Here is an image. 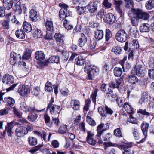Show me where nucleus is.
Returning <instances> with one entry per match:
<instances>
[{
	"label": "nucleus",
	"mask_w": 154,
	"mask_h": 154,
	"mask_svg": "<svg viewBox=\"0 0 154 154\" xmlns=\"http://www.w3.org/2000/svg\"><path fill=\"white\" fill-rule=\"evenodd\" d=\"M86 119L88 123L91 125L94 126L96 125L95 121L89 116H87Z\"/></svg>",
	"instance_id": "obj_49"
},
{
	"label": "nucleus",
	"mask_w": 154,
	"mask_h": 154,
	"mask_svg": "<svg viewBox=\"0 0 154 154\" xmlns=\"http://www.w3.org/2000/svg\"><path fill=\"white\" fill-rule=\"evenodd\" d=\"M23 27L24 30L26 32H30L32 29V27L31 24L26 21L24 22L23 24Z\"/></svg>",
	"instance_id": "obj_33"
},
{
	"label": "nucleus",
	"mask_w": 154,
	"mask_h": 154,
	"mask_svg": "<svg viewBox=\"0 0 154 154\" xmlns=\"http://www.w3.org/2000/svg\"><path fill=\"white\" fill-rule=\"evenodd\" d=\"M84 71L86 72L88 79L91 80L97 75L99 72V68L96 66L86 63L84 67Z\"/></svg>",
	"instance_id": "obj_1"
},
{
	"label": "nucleus",
	"mask_w": 154,
	"mask_h": 154,
	"mask_svg": "<svg viewBox=\"0 0 154 154\" xmlns=\"http://www.w3.org/2000/svg\"><path fill=\"white\" fill-rule=\"evenodd\" d=\"M89 46L91 49H93L96 48L98 46L97 45V43L96 41L93 40L91 41L89 45Z\"/></svg>",
	"instance_id": "obj_56"
},
{
	"label": "nucleus",
	"mask_w": 154,
	"mask_h": 154,
	"mask_svg": "<svg viewBox=\"0 0 154 154\" xmlns=\"http://www.w3.org/2000/svg\"><path fill=\"white\" fill-rule=\"evenodd\" d=\"M60 58L58 56H53L51 57L47 61L43 62H40V64L42 66H47L48 65V63H59Z\"/></svg>",
	"instance_id": "obj_7"
},
{
	"label": "nucleus",
	"mask_w": 154,
	"mask_h": 154,
	"mask_svg": "<svg viewBox=\"0 0 154 154\" xmlns=\"http://www.w3.org/2000/svg\"><path fill=\"white\" fill-rule=\"evenodd\" d=\"M62 10H60L59 12V16L60 19V20H63L64 18H66V17L69 16L68 15H66V14L63 13V11Z\"/></svg>",
	"instance_id": "obj_62"
},
{
	"label": "nucleus",
	"mask_w": 154,
	"mask_h": 154,
	"mask_svg": "<svg viewBox=\"0 0 154 154\" xmlns=\"http://www.w3.org/2000/svg\"><path fill=\"white\" fill-rule=\"evenodd\" d=\"M149 25L147 23H143L140 27V31L141 32H149L150 30Z\"/></svg>",
	"instance_id": "obj_25"
},
{
	"label": "nucleus",
	"mask_w": 154,
	"mask_h": 154,
	"mask_svg": "<svg viewBox=\"0 0 154 154\" xmlns=\"http://www.w3.org/2000/svg\"><path fill=\"white\" fill-rule=\"evenodd\" d=\"M87 8L90 13H94L97 10V5L95 2H91L87 5Z\"/></svg>",
	"instance_id": "obj_12"
},
{
	"label": "nucleus",
	"mask_w": 154,
	"mask_h": 154,
	"mask_svg": "<svg viewBox=\"0 0 154 154\" xmlns=\"http://www.w3.org/2000/svg\"><path fill=\"white\" fill-rule=\"evenodd\" d=\"M91 103L90 99H88L85 101V105L83 108V109L85 111H88L89 109V105Z\"/></svg>",
	"instance_id": "obj_55"
},
{
	"label": "nucleus",
	"mask_w": 154,
	"mask_h": 154,
	"mask_svg": "<svg viewBox=\"0 0 154 154\" xmlns=\"http://www.w3.org/2000/svg\"><path fill=\"white\" fill-rule=\"evenodd\" d=\"M63 24L64 27L68 30L73 28V26L70 24L69 21L67 19H65L63 21Z\"/></svg>",
	"instance_id": "obj_43"
},
{
	"label": "nucleus",
	"mask_w": 154,
	"mask_h": 154,
	"mask_svg": "<svg viewBox=\"0 0 154 154\" xmlns=\"http://www.w3.org/2000/svg\"><path fill=\"white\" fill-rule=\"evenodd\" d=\"M106 106L105 108L102 106L98 108V112L102 116L106 117H107V114L106 112Z\"/></svg>",
	"instance_id": "obj_45"
},
{
	"label": "nucleus",
	"mask_w": 154,
	"mask_h": 154,
	"mask_svg": "<svg viewBox=\"0 0 154 154\" xmlns=\"http://www.w3.org/2000/svg\"><path fill=\"white\" fill-rule=\"evenodd\" d=\"M123 2L121 0H115L114 1L113 4L116 8H119L122 4Z\"/></svg>",
	"instance_id": "obj_59"
},
{
	"label": "nucleus",
	"mask_w": 154,
	"mask_h": 154,
	"mask_svg": "<svg viewBox=\"0 0 154 154\" xmlns=\"http://www.w3.org/2000/svg\"><path fill=\"white\" fill-rule=\"evenodd\" d=\"M3 2L5 8L9 10L12 7L14 1L13 0H3Z\"/></svg>",
	"instance_id": "obj_21"
},
{
	"label": "nucleus",
	"mask_w": 154,
	"mask_h": 154,
	"mask_svg": "<svg viewBox=\"0 0 154 154\" xmlns=\"http://www.w3.org/2000/svg\"><path fill=\"white\" fill-rule=\"evenodd\" d=\"M128 121L130 123L134 124H137L138 121L136 118L132 116L131 114H130L129 117L128 119Z\"/></svg>",
	"instance_id": "obj_47"
},
{
	"label": "nucleus",
	"mask_w": 154,
	"mask_h": 154,
	"mask_svg": "<svg viewBox=\"0 0 154 154\" xmlns=\"http://www.w3.org/2000/svg\"><path fill=\"white\" fill-rule=\"evenodd\" d=\"M29 144L31 146H34L37 143V139L33 137H30L28 138Z\"/></svg>",
	"instance_id": "obj_37"
},
{
	"label": "nucleus",
	"mask_w": 154,
	"mask_h": 154,
	"mask_svg": "<svg viewBox=\"0 0 154 154\" xmlns=\"http://www.w3.org/2000/svg\"><path fill=\"white\" fill-rule=\"evenodd\" d=\"M10 58L9 59V61L11 64L12 65L17 64L19 65L21 63V58L20 54L14 52H11L10 54Z\"/></svg>",
	"instance_id": "obj_3"
},
{
	"label": "nucleus",
	"mask_w": 154,
	"mask_h": 154,
	"mask_svg": "<svg viewBox=\"0 0 154 154\" xmlns=\"http://www.w3.org/2000/svg\"><path fill=\"white\" fill-rule=\"evenodd\" d=\"M18 92L21 96H26L30 92L29 87L27 85H21L18 88Z\"/></svg>",
	"instance_id": "obj_6"
},
{
	"label": "nucleus",
	"mask_w": 154,
	"mask_h": 154,
	"mask_svg": "<svg viewBox=\"0 0 154 154\" xmlns=\"http://www.w3.org/2000/svg\"><path fill=\"white\" fill-rule=\"evenodd\" d=\"M41 91L39 87L37 86L35 88L32 92V94L36 96H38L39 94Z\"/></svg>",
	"instance_id": "obj_48"
},
{
	"label": "nucleus",
	"mask_w": 154,
	"mask_h": 154,
	"mask_svg": "<svg viewBox=\"0 0 154 154\" xmlns=\"http://www.w3.org/2000/svg\"><path fill=\"white\" fill-rule=\"evenodd\" d=\"M103 5L106 8H110L111 7L112 4L109 2L108 0H104Z\"/></svg>",
	"instance_id": "obj_54"
},
{
	"label": "nucleus",
	"mask_w": 154,
	"mask_h": 154,
	"mask_svg": "<svg viewBox=\"0 0 154 154\" xmlns=\"http://www.w3.org/2000/svg\"><path fill=\"white\" fill-rule=\"evenodd\" d=\"M56 41L60 43H63L64 40V37L63 35L59 33H56L54 36Z\"/></svg>",
	"instance_id": "obj_39"
},
{
	"label": "nucleus",
	"mask_w": 154,
	"mask_h": 154,
	"mask_svg": "<svg viewBox=\"0 0 154 154\" xmlns=\"http://www.w3.org/2000/svg\"><path fill=\"white\" fill-rule=\"evenodd\" d=\"M32 51L29 48L26 49L24 54L23 57V59L24 60H27L31 57Z\"/></svg>",
	"instance_id": "obj_31"
},
{
	"label": "nucleus",
	"mask_w": 154,
	"mask_h": 154,
	"mask_svg": "<svg viewBox=\"0 0 154 154\" xmlns=\"http://www.w3.org/2000/svg\"><path fill=\"white\" fill-rule=\"evenodd\" d=\"M9 20H4L2 23V26L5 29H9Z\"/></svg>",
	"instance_id": "obj_63"
},
{
	"label": "nucleus",
	"mask_w": 154,
	"mask_h": 154,
	"mask_svg": "<svg viewBox=\"0 0 154 154\" xmlns=\"http://www.w3.org/2000/svg\"><path fill=\"white\" fill-rule=\"evenodd\" d=\"M54 87L51 83L48 81H47L45 84V88L46 91L48 92H50L53 90Z\"/></svg>",
	"instance_id": "obj_41"
},
{
	"label": "nucleus",
	"mask_w": 154,
	"mask_h": 154,
	"mask_svg": "<svg viewBox=\"0 0 154 154\" xmlns=\"http://www.w3.org/2000/svg\"><path fill=\"white\" fill-rule=\"evenodd\" d=\"M125 7L128 8H131L133 7L134 2L132 0H125Z\"/></svg>",
	"instance_id": "obj_46"
},
{
	"label": "nucleus",
	"mask_w": 154,
	"mask_h": 154,
	"mask_svg": "<svg viewBox=\"0 0 154 154\" xmlns=\"http://www.w3.org/2000/svg\"><path fill=\"white\" fill-rule=\"evenodd\" d=\"M75 63L78 65L82 66L85 63V60L81 56H79L75 60Z\"/></svg>",
	"instance_id": "obj_35"
},
{
	"label": "nucleus",
	"mask_w": 154,
	"mask_h": 154,
	"mask_svg": "<svg viewBox=\"0 0 154 154\" xmlns=\"http://www.w3.org/2000/svg\"><path fill=\"white\" fill-rule=\"evenodd\" d=\"M15 7L16 9H14V11L16 15L20 14L22 12V10L25 12L27 8L24 4H22L20 5L16 4Z\"/></svg>",
	"instance_id": "obj_13"
},
{
	"label": "nucleus",
	"mask_w": 154,
	"mask_h": 154,
	"mask_svg": "<svg viewBox=\"0 0 154 154\" xmlns=\"http://www.w3.org/2000/svg\"><path fill=\"white\" fill-rule=\"evenodd\" d=\"M127 34L123 30H119L116 35V39L119 42H125L126 39Z\"/></svg>",
	"instance_id": "obj_5"
},
{
	"label": "nucleus",
	"mask_w": 154,
	"mask_h": 154,
	"mask_svg": "<svg viewBox=\"0 0 154 154\" xmlns=\"http://www.w3.org/2000/svg\"><path fill=\"white\" fill-rule=\"evenodd\" d=\"M122 80L121 78H119L116 80L115 82L112 83V85L113 88H118L120 85Z\"/></svg>",
	"instance_id": "obj_44"
},
{
	"label": "nucleus",
	"mask_w": 154,
	"mask_h": 154,
	"mask_svg": "<svg viewBox=\"0 0 154 154\" xmlns=\"http://www.w3.org/2000/svg\"><path fill=\"white\" fill-rule=\"evenodd\" d=\"M137 30L135 26L131 27L130 29L129 33L132 36L135 35L136 34Z\"/></svg>",
	"instance_id": "obj_60"
},
{
	"label": "nucleus",
	"mask_w": 154,
	"mask_h": 154,
	"mask_svg": "<svg viewBox=\"0 0 154 154\" xmlns=\"http://www.w3.org/2000/svg\"><path fill=\"white\" fill-rule=\"evenodd\" d=\"M112 36V35L110 30L109 29H106V40L108 41Z\"/></svg>",
	"instance_id": "obj_50"
},
{
	"label": "nucleus",
	"mask_w": 154,
	"mask_h": 154,
	"mask_svg": "<svg viewBox=\"0 0 154 154\" xmlns=\"http://www.w3.org/2000/svg\"><path fill=\"white\" fill-rule=\"evenodd\" d=\"M132 146L131 143H127L125 144L120 145L119 148L121 149L124 150V154H134L133 150L128 149L129 148L131 147Z\"/></svg>",
	"instance_id": "obj_8"
},
{
	"label": "nucleus",
	"mask_w": 154,
	"mask_h": 154,
	"mask_svg": "<svg viewBox=\"0 0 154 154\" xmlns=\"http://www.w3.org/2000/svg\"><path fill=\"white\" fill-rule=\"evenodd\" d=\"M13 128L6 126L5 127V129L3 131L2 135L4 137L6 134V132H7L8 135L9 137H11L13 133L12 131Z\"/></svg>",
	"instance_id": "obj_24"
},
{
	"label": "nucleus",
	"mask_w": 154,
	"mask_h": 154,
	"mask_svg": "<svg viewBox=\"0 0 154 154\" xmlns=\"http://www.w3.org/2000/svg\"><path fill=\"white\" fill-rule=\"evenodd\" d=\"M45 26L46 29L48 31H51L53 30V22L51 21H47L45 22Z\"/></svg>",
	"instance_id": "obj_40"
},
{
	"label": "nucleus",
	"mask_w": 154,
	"mask_h": 154,
	"mask_svg": "<svg viewBox=\"0 0 154 154\" xmlns=\"http://www.w3.org/2000/svg\"><path fill=\"white\" fill-rule=\"evenodd\" d=\"M114 133L115 135L117 137H122L121 131L119 128L115 129L114 131Z\"/></svg>",
	"instance_id": "obj_58"
},
{
	"label": "nucleus",
	"mask_w": 154,
	"mask_h": 154,
	"mask_svg": "<svg viewBox=\"0 0 154 154\" xmlns=\"http://www.w3.org/2000/svg\"><path fill=\"white\" fill-rule=\"evenodd\" d=\"M24 128H25V132L27 134L29 131H31L33 129V126L31 125L28 124L26 126V127L24 126Z\"/></svg>",
	"instance_id": "obj_57"
},
{
	"label": "nucleus",
	"mask_w": 154,
	"mask_h": 154,
	"mask_svg": "<svg viewBox=\"0 0 154 154\" xmlns=\"http://www.w3.org/2000/svg\"><path fill=\"white\" fill-rule=\"evenodd\" d=\"M20 109L26 112L32 111V110H34V107H30L26 106V104L24 102H22L20 104Z\"/></svg>",
	"instance_id": "obj_18"
},
{
	"label": "nucleus",
	"mask_w": 154,
	"mask_h": 154,
	"mask_svg": "<svg viewBox=\"0 0 154 154\" xmlns=\"http://www.w3.org/2000/svg\"><path fill=\"white\" fill-rule=\"evenodd\" d=\"M106 96L109 99L112 100H115L117 97L116 94L111 90L107 93Z\"/></svg>",
	"instance_id": "obj_42"
},
{
	"label": "nucleus",
	"mask_w": 154,
	"mask_h": 154,
	"mask_svg": "<svg viewBox=\"0 0 154 154\" xmlns=\"http://www.w3.org/2000/svg\"><path fill=\"white\" fill-rule=\"evenodd\" d=\"M10 110L9 107H6L0 110V115H5L8 114Z\"/></svg>",
	"instance_id": "obj_53"
},
{
	"label": "nucleus",
	"mask_w": 154,
	"mask_h": 154,
	"mask_svg": "<svg viewBox=\"0 0 154 154\" xmlns=\"http://www.w3.org/2000/svg\"><path fill=\"white\" fill-rule=\"evenodd\" d=\"M149 77L152 79H154V69H151L149 70Z\"/></svg>",
	"instance_id": "obj_64"
},
{
	"label": "nucleus",
	"mask_w": 154,
	"mask_h": 154,
	"mask_svg": "<svg viewBox=\"0 0 154 154\" xmlns=\"http://www.w3.org/2000/svg\"><path fill=\"white\" fill-rule=\"evenodd\" d=\"M134 18L137 20L140 19L147 20L149 18L150 15L147 13L143 11L140 9L133 8L131 9Z\"/></svg>",
	"instance_id": "obj_2"
},
{
	"label": "nucleus",
	"mask_w": 154,
	"mask_h": 154,
	"mask_svg": "<svg viewBox=\"0 0 154 154\" xmlns=\"http://www.w3.org/2000/svg\"><path fill=\"white\" fill-rule=\"evenodd\" d=\"M103 20L105 22L112 24L116 21V19L112 14L108 13L104 16Z\"/></svg>",
	"instance_id": "obj_11"
},
{
	"label": "nucleus",
	"mask_w": 154,
	"mask_h": 154,
	"mask_svg": "<svg viewBox=\"0 0 154 154\" xmlns=\"http://www.w3.org/2000/svg\"><path fill=\"white\" fill-rule=\"evenodd\" d=\"M112 51L116 55H119L122 52V48L119 47H115L112 48Z\"/></svg>",
	"instance_id": "obj_52"
},
{
	"label": "nucleus",
	"mask_w": 154,
	"mask_h": 154,
	"mask_svg": "<svg viewBox=\"0 0 154 154\" xmlns=\"http://www.w3.org/2000/svg\"><path fill=\"white\" fill-rule=\"evenodd\" d=\"M113 71L114 75L116 77H120L122 73V69L120 67H115Z\"/></svg>",
	"instance_id": "obj_38"
},
{
	"label": "nucleus",
	"mask_w": 154,
	"mask_h": 154,
	"mask_svg": "<svg viewBox=\"0 0 154 154\" xmlns=\"http://www.w3.org/2000/svg\"><path fill=\"white\" fill-rule=\"evenodd\" d=\"M16 37L20 39H24L25 37V33L22 29L17 30L15 32Z\"/></svg>",
	"instance_id": "obj_32"
},
{
	"label": "nucleus",
	"mask_w": 154,
	"mask_h": 154,
	"mask_svg": "<svg viewBox=\"0 0 154 154\" xmlns=\"http://www.w3.org/2000/svg\"><path fill=\"white\" fill-rule=\"evenodd\" d=\"M149 126V124L145 121H143L141 125V129L145 137H146L147 135Z\"/></svg>",
	"instance_id": "obj_20"
},
{
	"label": "nucleus",
	"mask_w": 154,
	"mask_h": 154,
	"mask_svg": "<svg viewBox=\"0 0 154 154\" xmlns=\"http://www.w3.org/2000/svg\"><path fill=\"white\" fill-rule=\"evenodd\" d=\"M87 136L86 138V141L89 144L94 145L96 144V141L94 140L93 137L94 134L91 131H88L87 132Z\"/></svg>",
	"instance_id": "obj_15"
},
{
	"label": "nucleus",
	"mask_w": 154,
	"mask_h": 154,
	"mask_svg": "<svg viewBox=\"0 0 154 154\" xmlns=\"http://www.w3.org/2000/svg\"><path fill=\"white\" fill-rule=\"evenodd\" d=\"M70 104H71L72 108L74 110H79L80 108V102L77 100H72Z\"/></svg>",
	"instance_id": "obj_23"
},
{
	"label": "nucleus",
	"mask_w": 154,
	"mask_h": 154,
	"mask_svg": "<svg viewBox=\"0 0 154 154\" xmlns=\"http://www.w3.org/2000/svg\"><path fill=\"white\" fill-rule=\"evenodd\" d=\"M77 9V11L79 15H81L85 13V8L83 7H80L78 6L76 7Z\"/></svg>",
	"instance_id": "obj_51"
},
{
	"label": "nucleus",
	"mask_w": 154,
	"mask_h": 154,
	"mask_svg": "<svg viewBox=\"0 0 154 154\" xmlns=\"http://www.w3.org/2000/svg\"><path fill=\"white\" fill-rule=\"evenodd\" d=\"M13 112L19 118H21L22 117V113L21 112L18 111L17 109L15 107L13 108Z\"/></svg>",
	"instance_id": "obj_61"
},
{
	"label": "nucleus",
	"mask_w": 154,
	"mask_h": 154,
	"mask_svg": "<svg viewBox=\"0 0 154 154\" xmlns=\"http://www.w3.org/2000/svg\"><path fill=\"white\" fill-rule=\"evenodd\" d=\"M3 102L7 105L11 107H12L15 103L14 99L10 97H7L4 98Z\"/></svg>",
	"instance_id": "obj_19"
},
{
	"label": "nucleus",
	"mask_w": 154,
	"mask_h": 154,
	"mask_svg": "<svg viewBox=\"0 0 154 154\" xmlns=\"http://www.w3.org/2000/svg\"><path fill=\"white\" fill-rule=\"evenodd\" d=\"M146 8L148 10H151L154 8V0H148L145 4Z\"/></svg>",
	"instance_id": "obj_26"
},
{
	"label": "nucleus",
	"mask_w": 154,
	"mask_h": 154,
	"mask_svg": "<svg viewBox=\"0 0 154 154\" xmlns=\"http://www.w3.org/2000/svg\"><path fill=\"white\" fill-rule=\"evenodd\" d=\"M25 129L23 126H20L17 127L15 130V135L19 137H24L26 134Z\"/></svg>",
	"instance_id": "obj_9"
},
{
	"label": "nucleus",
	"mask_w": 154,
	"mask_h": 154,
	"mask_svg": "<svg viewBox=\"0 0 154 154\" xmlns=\"http://www.w3.org/2000/svg\"><path fill=\"white\" fill-rule=\"evenodd\" d=\"M2 81L4 84L10 85L14 83V78L10 75H6L4 76Z\"/></svg>",
	"instance_id": "obj_17"
},
{
	"label": "nucleus",
	"mask_w": 154,
	"mask_h": 154,
	"mask_svg": "<svg viewBox=\"0 0 154 154\" xmlns=\"http://www.w3.org/2000/svg\"><path fill=\"white\" fill-rule=\"evenodd\" d=\"M123 107L125 110L127 112V113L130 114L133 113V108L128 103H125L123 106Z\"/></svg>",
	"instance_id": "obj_28"
},
{
	"label": "nucleus",
	"mask_w": 154,
	"mask_h": 154,
	"mask_svg": "<svg viewBox=\"0 0 154 154\" xmlns=\"http://www.w3.org/2000/svg\"><path fill=\"white\" fill-rule=\"evenodd\" d=\"M50 112L53 116H57L60 112V107L59 105H53L49 107Z\"/></svg>",
	"instance_id": "obj_16"
},
{
	"label": "nucleus",
	"mask_w": 154,
	"mask_h": 154,
	"mask_svg": "<svg viewBox=\"0 0 154 154\" xmlns=\"http://www.w3.org/2000/svg\"><path fill=\"white\" fill-rule=\"evenodd\" d=\"M29 17L30 20L33 22H36L38 20L39 15L37 12L34 9H31L29 12Z\"/></svg>",
	"instance_id": "obj_14"
},
{
	"label": "nucleus",
	"mask_w": 154,
	"mask_h": 154,
	"mask_svg": "<svg viewBox=\"0 0 154 154\" xmlns=\"http://www.w3.org/2000/svg\"><path fill=\"white\" fill-rule=\"evenodd\" d=\"M127 80L128 82L133 84L137 83L139 81L138 78L135 76L133 75L128 76Z\"/></svg>",
	"instance_id": "obj_29"
},
{
	"label": "nucleus",
	"mask_w": 154,
	"mask_h": 154,
	"mask_svg": "<svg viewBox=\"0 0 154 154\" xmlns=\"http://www.w3.org/2000/svg\"><path fill=\"white\" fill-rule=\"evenodd\" d=\"M87 41V38L85 35L83 33H81V37L79 40L78 45L80 47H83L86 43Z\"/></svg>",
	"instance_id": "obj_22"
},
{
	"label": "nucleus",
	"mask_w": 154,
	"mask_h": 154,
	"mask_svg": "<svg viewBox=\"0 0 154 154\" xmlns=\"http://www.w3.org/2000/svg\"><path fill=\"white\" fill-rule=\"evenodd\" d=\"M95 37L97 40L99 41L103 38V32L102 30H97L95 32Z\"/></svg>",
	"instance_id": "obj_30"
},
{
	"label": "nucleus",
	"mask_w": 154,
	"mask_h": 154,
	"mask_svg": "<svg viewBox=\"0 0 154 154\" xmlns=\"http://www.w3.org/2000/svg\"><path fill=\"white\" fill-rule=\"evenodd\" d=\"M32 34L35 38H41L42 36L41 31L38 29H33L32 31Z\"/></svg>",
	"instance_id": "obj_36"
},
{
	"label": "nucleus",
	"mask_w": 154,
	"mask_h": 154,
	"mask_svg": "<svg viewBox=\"0 0 154 154\" xmlns=\"http://www.w3.org/2000/svg\"><path fill=\"white\" fill-rule=\"evenodd\" d=\"M111 86L109 84H102L100 87L101 90L106 93L111 90Z\"/></svg>",
	"instance_id": "obj_34"
},
{
	"label": "nucleus",
	"mask_w": 154,
	"mask_h": 154,
	"mask_svg": "<svg viewBox=\"0 0 154 154\" xmlns=\"http://www.w3.org/2000/svg\"><path fill=\"white\" fill-rule=\"evenodd\" d=\"M42 110H38L34 107V110H32L30 112V113L28 115L27 118L28 120L30 122H34L35 121L38 116V114L36 113L37 112H40Z\"/></svg>",
	"instance_id": "obj_10"
},
{
	"label": "nucleus",
	"mask_w": 154,
	"mask_h": 154,
	"mask_svg": "<svg viewBox=\"0 0 154 154\" xmlns=\"http://www.w3.org/2000/svg\"><path fill=\"white\" fill-rule=\"evenodd\" d=\"M135 72L136 75L138 76L143 77L145 75L146 72V70L144 67L141 65H139L134 69L132 71V73H134Z\"/></svg>",
	"instance_id": "obj_4"
},
{
	"label": "nucleus",
	"mask_w": 154,
	"mask_h": 154,
	"mask_svg": "<svg viewBox=\"0 0 154 154\" xmlns=\"http://www.w3.org/2000/svg\"><path fill=\"white\" fill-rule=\"evenodd\" d=\"M35 58L39 60H43L45 58L44 53L42 51H38L35 52Z\"/></svg>",
	"instance_id": "obj_27"
}]
</instances>
